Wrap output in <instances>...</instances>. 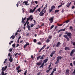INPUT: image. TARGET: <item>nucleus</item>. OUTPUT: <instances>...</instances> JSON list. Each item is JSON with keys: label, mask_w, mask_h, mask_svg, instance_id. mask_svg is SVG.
Listing matches in <instances>:
<instances>
[{"label": "nucleus", "mask_w": 75, "mask_h": 75, "mask_svg": "<svg viewBox=\"0 0 75 75\" xmlns=\"http://www.w3.org/2000/svg\"><path fill=\"white\" fill-rule=\"evenodd\" d=\"M27 70H26L25 72L24 73V75H27Z\"/></svg>", "instance_id": "36"}, {"label": "nucleus", "mask_w": 75, "mask_h": 75, "mask_svg": "<svg viewBox=\"0 0 75 75\" xmlns=\"http://www.w3.org/2000/svg\"><path fill=\"white\" fill-rule=\"evenodd\" d=\"M21 38V36H19L18 38V40H20Z\"/></svg>", "instance_id": "61"}, {"label": "nucleus", "mask_w": 75, "mask_h": 75, "mask_svg": "<svg viewBox=\"0 0 75 75\" xmlns=\"http://www.w3.org/2000/svg\"><path fill=\"white\" fill-rule=\"evenodd\" d=\"M64 49L65 50H66V51H67V50H70V48H69V47H65Z\"/></svg>", "instance_id": "18"}, {"label": "nucleus", "mask_w": 75, "mask_h": 75, "mask_svg": "<svg viewBox=\"0 0 75 75\" xmlns=\"http://www.w3.org/2000/svg\"><path fill=\"white\" fill-rule=\"evenodd\" d=\"M40 40H41V41L42 42H43L45 41V39L44 38H40Z\"/></svg>", "instance_id": "17"}, {"label": "nucleus", "mask_w": 75, "mask_h": 75, "mask_svg": "<svg viewBox=\"0 0 75 75\" xmlns=\"http://www.w3.org/2000/svg\"><path fill=\"white\" fill-rule=\"evenodd\" d=\"M69 20H68L67 21H66L65 22H64V23H66V24H67V23H69Z\"/></svg>", "instance_id": "27"}, {"label": "nucleus", "mask_w": 75, "mask_h": 75, "mask_svg": "<svg viewBox=\"0 0 75 75\" xmlns=\"http://www.w3.org/2000/svg\"><path fill=\"white\" fill-rule=\"evenodd\" d=\"M62 3L61 4V5H59L58 6V8H59V7H62Z\"/></svg>", "instance_id": "43"}, {"label": "nucleus", "mask_w": 75, "mask_h": 75, "mask_svg": "<svg viewBox=\"0 0 75 75\" xmlns=\"http://www.w3.org/2000/svg\"><path fill=\"white\" fill-rule=\"evenodd\" d=\"M41 64H42V62H38L37 63V64L38 65H41Z\"/></svg>", "instance_id": "23"}, {"label": "nucleus", "mask_w": 75, "mask_h": 75, "mask_svg": "<svg viewBox=\"0 0 75 75\" xmlns=\"http://www.w3.org/2000/svg\"><path fill=\"white\" fill-rule=\"evenodd\" d=\"M74 42H73L72 41H71V44H74Z\"/></svg>", "instance_id": "57"}, {"label": "nucleus", "mask_w": 75, "mask_h": 75, "mask_svg": "<svg viewBox=\"0 0 75 75\" xmlns=\"http://www.w3.org/2000/svg\"><path fill=\"white\" fill-rule=\"evenodd\" d=\"M54 71H53L50 75H53V74H54Z\"/></svg>", "instance_id": "39"}, {"label": "nucleus", "mask_w": 75, "mask_h": 75, "mask_svg": "<svg viewBox=\"0 0 75 75\" xmlns=\"http://www.w3.org/2000/svg\"><path fill=\"white\" fill-rule=\"evenodd\" d=\"M62 53V50H61L59 52V54H61Z\"/></svg>", "instance_id": "49"}, {"label": "nucleus", "mask_w": 75, "mask_h": 75, "mask_svg": "<svg viewBox=\"0 0 75 75\" xmlns=\"http://www.w3.org/2000/svg\"><path fill=\"white\" fill-rule=\"evenodd\" d=\"M52 38V35H49L48 37V39H49V40H51V38Z\"/></svg>", "instance_id": "22"}, {"label": "nucleus", "mask_w": 75, "mask_h": 75, "mask_svg": "<svg viewBox=\"0 0 75 75\" xmlns=\"http://www.w3.org/2000/svg\"><path fill=\"white\" fill-rule=\"evenodd\" d=\"M48 57H47V58L45 59V60L43 61V62L45 63H46V62H47V61L48 60Z\"/></svg>", "instance_id": "13"}, {"label": "nucleus", "mask_w": 75, "mask_h": 75, "mask_svg": "<svg viewBox=\"0 0 75 75\" xmlns=\"http://www.w3.org/2000/svg\"><path fill=\"white\" fill-rule=\"evenodd\" d=\"M1 74H2V75H5L4 72V71H2Z\"/></svg>", "instance_id": "46"}, {"label": "nucleus", "mask_w": 75, "mask_h": 75, "mask_svg": "<svg viewBox=\"0 0 75 75\" xmlns=\"http://www.w3.org/2000/svg\"><path fill=\"white\" fill-rule=\"evenodd\" d=\"M54 17L53 16L49 19V20L50 21V23H52L54 21Z\"/></svg>", "instance_id": "6"}, {"label": "nucleus", "mask_w": 75, "mask_h": 75, "mask_svg": "<svg viewBox=\"0 0 75 75\" xmlns=\"http://www.w3.org/2000/svg\"><path fill=\"white\" fill-rule=\"evenodd\" d=\"M45 46H46V45H44L43 47L40 50L39 52H41V50H43V49H44V48H45Z\"/></svg>", "instance_id": "9"}, {"label": "nucleus", "mask_w": 75, "mask_h": 75, "mask_svg": "<svg viewBox=\"0 0 75 75\" xmlns=\"http://www.w3.org/2000/svg\"><path fill=\"white\" fill-rule=\"evenodd\" d=\"M56 52V51H54L51 53V54H52V55H54V54H55Z\"/></svg>", "instance_id": "30"}, {"label": "nucleus", "mask_w": 75, "mask_h": 75, "mask_svg": "<svg viewBox=\"0 0 75 75\" xmlns=\"http://www.w3.org/2000/svg\"><path fill=\"white\" fill-rule=\"evenodd\" d=\"M20 66L17 67L16 68V70H19V69H20Z\"/></svg>", "instance_id": "31"}, {"label": "nucleus", "mask_w": 75, "mask_h": 75, "mask_svg": "<svg viewBox=\"0 0 75 75\" xmlns=\"http://www.w3.org/2000/svg\"><path fill=\"white\" fill-rule=\"evenodd\" d=\"M61 31H62L61 29H60L59 30L58 32L57 33H59L60 32H61Z\"/></svg>", "instance_id": "53"}, {"label": "nucleus", "mask_w": 75, "mask_h": 75, "mask_svg": "<svg viewBox=\"0 0 75 75\" xmlns=\"http://www.w3.org/2000/svg\"><path fill=\"white\" fill-rule=\"evenodd\" d=\"M62 31H64L65 30V28L62 29H61Z\"/></svg>", "instance_id": "54"}, {"label": "nucleus", "mask_w": 75, "mask_h": 75, "mask_svg": "<svg viewBox=\"0 0 75 75\" xmlns=\"http://www.w3.org/2000/svg\"><path fill=\"white\" fill-rule=\"evenodd\" d=\"M35 10H36V7H35L33 9H30L29 11V12L30 13H34V12L35 11Z\"/></svg>", "instance_id": "5"}, {"label": "nucleus", "mask_w": 75, "mask_h": 75, "mask_svg": "<svg viewBox=\"0 0 75 75\" xmlns=\"http://www.w3.org/2000/svg\"><path fill=\"white\" fill-rule=\"evenodd\" d=\"M13 51V49L10 48L9 49V51L10 52H11V51Z\"/></svg>", "instance_id": "45"}, {"label": "nucleus", "mask_w": 75, "mask_h": 75, "mask_svg": "<svg viewBox=\"0 0 75 75\" xmlns=\"http://www.w3.org/2000/svg\"><path fill=\"white\" fill-rule=\"evenodd\" d=\"M26 19V17H25L24 18H23V17L22 18V22H24V21Z\"/></svg>", "instance_id": "25"}, {"label": "nucleus", "mask_w": 75, "mask_h": 75, "mask_svg": "<svg viewBox=\"0 0 75 75\" xmlns=\"http://www.w3.org/2000/svg\"><path fill=\"white\" fill-rule=\"evenodd\" d=\"M65 34L67 35H63L64 37L66 39H67V41H69V38H72V34L69 32H66ZM69 37V38H68Z\"/></svg>", "instance_id": "1"}, {"label": "nucleus", "mask_w": 75, "mask_h": 75, "mask_svg": "<svg viewBox=\"0 0 75 75\" xmlns=\"http://www.w3.org/2000/svg\"><path fill=\"white\" fill-rule=\"evenodd\" d=\"M44 63H44V62H43L42 64H42H41V66H44V64H45Z\"/></svg>", "instance_id": "48"}, {"label": "nucleus", "mask_w": 75, "mask_h": 75, "mask_svg": "<svg viewBox=\"0 0 75 75\" xmlns=\"http://www.w3.org/2000/svg\"><path fill=\"white\" fill-rule=\"evenodd\" d=\"M16 45V44H13L12 45V46L13 48H14L15 47V46Z\"/></svg>", "instance_id": "42"}, {"label": "nucleus", "mask_w": 75, "mask_h": 75, "mask_svg": "<svg viewBox=\"0 0 75 75\" xmlns=\"http://www.w3.org/2000/svg\"><path fill=\"white\" fill-rule=\"evenodd\" d=\"M9 61H10L11 62H13V58L9 59Z\"/></svg>", "instance_id": "34"}, {"label": "nucleus", "mask_w": 75, "mask_h": 75, "mask_svg": "<svg viewBox=\"0 0 75 75\" xmlns=\"http://www.w3.org/2000/svg\"><path fill=\"white\" fill-rule=\"evenodd\" d=\"M22 11H23V13H24V8H23L22 9Z\"/></svg>", "instance_id": "52"}, {"label": "nucleus", "mask_w": 75, "mask_h": 75, "mask_svg": "<svg viewBox=\"0 0 75 75\" xmlns=\"http://www.w3.org/2000/svg\"><path fill=\"white\" fill-rule=\"evenodd\" d=\"M75 52V48L70 53V56H72L73 54H74V53Z\"/></svg>", "instance_id": "7"}, {"label": "nucleus", "mask_w": 75, "mask_h": 75, "mask_svg": "<svg viewBox=\"0 0 75 75\" xmlns=\"http://www.w3.org/2000/svg\"><path fill=\"white\" fill-rule=\"evenodd\" d=\"M40 59H44V57H45V55H43L41 57H40Z\"/></svg>", "instance_id": "14"}, {"label": "nucleus", "mask_w": 75, "mask_h": 75, "mask_svg": "<svg viewBox=\"0 0 75 75\" xmlns=\"http://www.w3.org/2000/svg\"><path fill=\"white\" fill-rule=\"evenodd\" d=\"M62 59V57L61 56H58L57 59V61L55 62V64H58V63H59V60L60 59V60H61Z\"/></svg>", "instance_id": "3"}, {"label": "nucleus", "mask_w": 75, "mask_h": 75, "mask_svg": "<svg viewBox=\"0 0 75 75\" xmlns=\"http://www.w3.org/2000/svg\"><path fill=\"white\" fill-rule=\"evenodd\" d=\"M15 36H14V35H13L10 38V39H11V38H12V40H14V38H15Z\"/></svg>", "instance_id": "24"}, {"label": "nucleus", "mask_w": 75, "mask_h": 75, "mask_svg": "<svg viewBox=\"0 0 75 75\" xmlns=\"http://www.w3.org/2000/svg\"><path fill=\"white\" fill-rule=\"evenodd\" d=\"M62 25H63V24H59L58 23L57 24V25L58 26H62Z\"/></svg>", "instance_id": "41"}, {"label": "nucleus", "mask_w": 75, "mask_h": 75, "mask_svg": "<svg viewBox=\"0 0 75 75\" xmlns=\"http://www.w3.org/2000/svg\"><path fill=\"white\" fill-rule=\"evenodd\" d=\"M17 54H18V55H20L21 54V53L20 52L19 53H16L15 55V57H17Z\"/></svg>", "instance_id": "19"}, {"label": "nucleus", "mask_w": 75, "mask_h": 75, "mask_svg": "<svg viewBox=\"0 0 75 75\" xmlns=\"http://www.w3.org/2000/svg\"><path fill=\"white\" fill-rule=\"evenodd\" d=\"M50 41V40H49V39H47V40H46V42L47 43H48V42H49Z\"/></svg>", "instance_id": "33"}, {"label": "nucleus", "mask_w": 75, "mask_h": 75, "mask_svg": "<svg viewBox=\"0 0 75 75\" xmlns=\"http://www.w3.org/2000/svg\"><path fill=\"white\" fill-rule=\"evenodd\" d=\"M62 35V33H61L59 35V37L60 38L61 37Z\"/></svg>", "instance_id": "28"}, {"label": "nucleus", "mask_w": 75, "mask_h": 75, "mask_svg": "<svg viewBox=\"0 0 75 75\" xmlns=\"http://www.w3.org/2000/svg\"><path fill=\"white\" fill-rule=\"evenodd\" d=\"M61 45V43H60V42H58L57 43V44L56 45V47H59V45Z\"/></svg>", "instance_id": "12"}, {"label": "nucleus", "mask_w": 75, "mask_h": 75, "mask_svg": "<svg viewBox=\"0 0 75 75\" xmlns=\"http://www.w3.org/2000/svg\"><path fill=\"white\" fill-rule=\"evenodd\" d=\"M41 58V56H39V57H38L37 58V60H39V59Z\"/></svg>", "instance_id": "35"}, {"label": "nucleus", "mask_w": 75, "mask_h": 75, "mask_svg": "<svg viewBox=\"0 0 75 75\" xmlns=\"http://www.w3.org/2000/svg\"><path fill=\"white\" fill-rule=\"evenodd\" d=\"M41 74V72H40L39 73H38L37 74V75H40V74Z\"/></svg>", "instance_id": "62"}, {"label": "nucleus", "mask_w": 75, "mask_h": 75, "mask_svg": "<svg viewBox=\"0 0 75 75\" xmlns=\"http://www.w3.org/2000/svg\"><path fill=\"white\" fill-rule=\"evenodd\" d=\"M38 45H41V42H38Z\"/></svg>", "instance_id": "59"}, {"label": "nucleus", "mask_w": 75, "mask_h": 75, "mask_svg": "<svg viewBox=\"0 0 75 75\" xmlns=\"http://www.w3.org/2000/svg\"><path fill=\"white\" fill-rule=\"evenodd\" d=\"M44 14V12H40L39 14V16H43Z\"/></svg>", "instance_id": "16"}, {"label": "nucleus", "mask_w": 75, "mask_h": 75, "mask_svg": "<svg viewBox=\"0 0 75 75\" xmlns=\"http://www.w3.org/2000/svg\"><path fill=\"white\" fill-rule=\"evenodd\" d=\"M71 2H70L69 4V3H68L67 4V5H66V6H67V7H69V6L71 5Z\"/></svg>", "instance_id": "20"}, {"label": "nucleus", "mask_w": 75, "mask_h": 75, "mask_svg": "<svg viewBox=\"0 0 75 75\" xmlns=\"http://www.w3.org/2000/svg\"><path fill=\"white\" fill-rule=\"evenodd\" d=\"M71 8L72 9H74V8H75V6H73Z\"/></svg>", "instance_id": "60"}, {"label": "nucleus", "mask_w": 75, "mask_h": 75, "mask_svg": "<svg viewBox=\"0 0 75 75\" xmlns=\"http://www.w3.org/2000/svg\"><path fill=\"white\" fill-rule=\"evenodd\" d=\"M72 26H70V27H69V29L70 30H72Z\"/></svg>", "instance_id": "55"}, {"label": "nucleus", "mask_w": 75, "mask_h": 75, "mask_svg": "<svg viewBox=\"0 0 75 75\" xmlns=\"http://www.w3.org/2000/svg\"><path fill=\"white\" fill-rule=\"evenodd\" d=\"M59 11V10H55V13H58Z\"/></svg>", "instance_id": "32"}, {"label": "nucleus", "mask_w": 75, "mask_h": 75, "mask_svg": "<svg viewBox=\"0 0 75 75\" xmlns=\"http://www.w3.org/2000/svg\"><path fill=\"white\" fill-rule=\"evenodd\" d=\"M55 6H54V5L52 6L51 7V9H49V13H51V12H52V11L54 10V9L55 8Z\"/></svg>", "instance_id": "4"}, {"label": "nucleus", "mask_w": 75, "mask_h": 75, "mask_svg": "<svg viewBox=\"0 0 75 75\" xmlns=\"http://www.w3.org/2000/svg\"><path fill=\"white\" fill-rule=\"evenodd\" d=\"M33 41L34 42H35H35H37V40H36V39H34L33 40Z\"/></svg>", "instance_id": "38"}, {"label": "nucleus", "mask_w": 75, "mask_h": 75, "mask_svg": "<svg viewBox=\"0 0 75 75\" xmlns=\"http://www.w3.org/2000/svg\"><path fill=\"white\" fill-rule=\"evenodd\" d=\"M19 46V44H17L16 47H18Z\"/></svg>", "instance_id": "58"}, {"label": "nucleus", "mask_w": 75, "mask_h": 75, "mask_svg": "<svg viewBox=\"0 0 75 75\" xmlns=\"http://www.w3.org/2000/svg\"><path fill=\"white\" fill-rule=\"evenodd\" d=\"M21 71H22L21 70H18L17 72H18V73H19L20 72H21Z\"/></svg>", "instance_id": "40"}, {"label": "nucleus", "mask_w": 75, "mask_h": 75, "mask_svg": "<svg viewBox=\"0 0 75 75\" xmlns=\"http://www.w3.org/2000/svg\"><path fill=\"white\" fill-rule=\"evenodd\" d=\"M54 25H52L50 28V30H51L52 29V28H54Z\"/></svg>", "instance_id": "29"}, {"label": "nucleus", "mask_w": 75, "mask_h": 75, "mask_svg": "<svg viewBox=\"0 0 75 75\" xmlns=\"http://www.w3.org/2000/svg\"><path fill=\"white\" fill-rule=\"evenodd\" d=\"M35 3L36 4H38V1H35Z\"/></svg>", "instance_id": "50"}, {"label": "nucleus", "mask_w": 75, "mask_h": 75, "mask_svg": "<svg viewBox=\"0 0 75 75\" xmlns=\"http://www.w3.org/2000/svg\"><path fill=\"white\" fill-rule=\"evenodd\" d=\"M69 70L68 69H67L66 71V75H69Z\"/></svg>", "instance_id": "10"}, {"label": "nucleus", "mask_w": 75, "mask_h": 75, "mask_svg": "<svg viewBox=\"0 0 75 75\" xmlns=\"http://www.w3.org/2000/svg\"><path fill=\"white\" fill-rule=\"evenodd\" d=\"M18 35V33H17V32H16L15 33V36L16 37V35Z\"/></svg>", "instance_id": "51"}, {"label": "nucleus", "mask_w": 75, "mask_h": 75, "mask_svg": "<svg viewBox=\"0 0 75 75\" xmlns=\"http://www.w3.org/2000/svg\"><path fill=\"white\" fill-rule=\"evenodd\" d=\"M33 19L34 18L33 17L32 15H30L29 18H27L26 22L24 24V26H25L27 24V23L28 21L30 20V21H32V20H33Z\"/></svg>", "instance_id": "2"}, {"label": "nucleus", "mask_w": 75, "mask_h": 75, "mask_svg": "<svg viewBox=\"0 0 75 75\" xmlns=\"http://www.w3.org/2000/svg\"><path fill=\"white\" fill-rule=\"evenodd\" d=\"M24 3H25V5H26V6H27V5H28V4H27L28 3V1H25L24 2H23V3L22 4H24Z\"/></svg>", "instance_id": "15"}, {"label": "nucleus", "mask_w": 75, "mask_h": 75, "mask_svg": "<svg viewBox=\"0 0 75 75\" xmlns=\"http://www.w3.org/2000/svg\"><path fill=\"white\" fill-rule=\"evenodd\" d=\"M73 64H74V65H75V61H74V62H73Z\"/></svg>", "instance_id": "64"}, {"label": "nucleus", "mask_w": 75, "mask_h": 75, "mask_svg": "<svg viewBox=\"0 0 75 75\" xmlns=\"http://www.w3.org/2000/svg\"><path fill=\"white\" fill-rule=\"evenodd\" d=\"M54 71H54H56V68H54L53 69V71Z\"/></svg>", "instance_id": "47"}, {"label": "nucleus", "mask_w": 75, "mask_h": 75, "mask_svg": "<svg viewBox=\"0 0 75 75\" xmlns=\"http://www.w3.org/2000/svg\"><path fill=\"white\" fill-rule=\"evenodd\" d=\"M7 59H5V61H4V62L3 63L4 65H5V64H6V62H7Z\"/></svg>", "instance_id": "21"}, {"label": "nucleus", "mask_w": 75, "mask_h": 75, "mask_svg": "<svg viewBox=\"0 0 75 75\" xmlns=\"http://www.w3.org/2000/svg\"><path fill=\"white\" fill-rule=\"evenodd\" d=\"M73 45H75V42H74Z\"/></svg>", "instance_id": "63"}, {"label": "nucleus", "mask_w": 75, "mask_h": 75, "mask_svg": "<svg viewBox=\"0 0 75 75\" xmlns=\"http://www.w3.org/2000/svg\"><path fill=\"white\" fill-rule=\"evenodd\" d=\"M7 66H6L5 67H3L2 69V71L3 72L7 69Z\"/></svg>", "instance_id": "8"}, {"label": "nucleus", "mask_w": 75, "mask_h": 75, "mask_svg": "<svg viewBox=\"0 0 75 75\" xmlns=\"http://www.w3.org/2000/svg\"><path fill=\"white\" fill-rule=\"evenodd\" d=\"M50 70H47L46 71V72H47V73H48L49 72H50Z\"/></svg>", "instance_id": "56"}, {"label": "nucleus", "mask_w": 75, "mask_h": 75, "mask_svg": "<svg viewBox=\"0 0 75 75\" xmlns=\"http://www.w3.org/2000/svg\"><path fill=\"white\" fill-rule=\"evenodd\" d=\"M34 27V24H32L30 25V27L32 28V27Z\"/></svg>", "instance_id": "44"}, {"label": "nucleus", "mask_w": 75, "mask_h": 75, "mask_svg": "<svg viewBox=\"0 0 75 75\" xmlns=\"http://www.w3.org/2000/svg\"><path fill=\"white\" fill-rule=\"evenodd\" d=\"M27 28L28 29V31H30V25H28L27 26Z\"/></svg>", "instance_id": "26"}, {"label": "nucleus", "mask_w": 75, "mask_h": 75, "mask_svg": "<svg viewBox=\"0 0 75 75\" xmlns=\"http://www.w3.org/2000/svg\"><path fill=\"white\" fill-rule=\"evenodd\" d=\"M30 45V44L28 42H26V44L24 45V48H26V47L27 46V45Z\"/></svg>", "instance_id": "11"}, {"label": "nucleus", "mask_w": 75, "mask_h": 75, "mask_svg": "<svg viewBox=\"0 0 75 75\" xmlns=\"http://www.w3.org/2000/svg\"><path fill=\"white\" fill-rule=\"evenodd\" d=\"M37 10H38V11H39V12H41V8H39Z\"/></svg>", "instance_id": "37"}]
</instances>
